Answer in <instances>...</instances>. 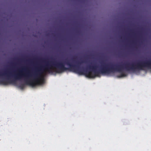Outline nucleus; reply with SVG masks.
I'll use <instances>...</instances> for the list:
<instances>
[{"label":"nucleus","mask_w":151,"mask_h":151,"mask_svg":"<svg viewBox=\"0 0 151 151\" xmlns=\"http://www.w3.org/2000/svg\"><path fill=\"white\" fill-rule=\"evenodd\" d=\"M20 86L22 88H24V86L23 85H21Z\"/></svg>","instance_id":"nucleus-5"},{"label":"nucleus","mask_w":151,"mask_h":151,"mask_svg":"<svg viewBox=\"0 0 151 151\" xmlns=\"http://www.w3.org/2000/svg\"><path fill=\"white\" fill-rule=\"evenodd\" d=\"M74 58H73L72 59V60L73 61H74Z\"/></svg>","instance_id":"nucleus-6"},{"label":"nucleus","mask_w":151,"mask_h":151,"mask_svg":"<svg viewBox=\"0 0 151 151\" xmlns=\"http://www.w3.org/2000/svg\"><path fill=\"white\" fill-rule=\"evenodd\" d=\"M143 68H147L151 69V61H142Z\"/></svg>","instance_id":"nucleus-3"},{"label":"nucleus","mask_w":151,"mask_h":151,"mask_svg":"<svg viewBox=\"0 0 151 151\" xmlns=\"http://www.w3.org/2000/svg\"><path fill=\"white\" fill-rule=\"evenodd\" d=\"M45 64L40 65L37 69L35 72L33 74H31L30 71L27 69H22L25 72L23 73V70H20L19 72L13 76V78L11 79L9 77L11 74L8 73V71H5L3 72H0V77L3 76L7 77V81L3 80L0 81V83L3 85H7L8 83H15L17 80H19L22 78H26L24 80L26 85H35V83L40 84L41 81L43 80L42 73L45 71L49 73L52 72V61Z\"/></svg>","instance_id":"nucleus-1"},{"label":"nucleus","mask_w":151,"mask_h":151,"mask_svg":"<svg viewBox=\"0 0 151 151\" xmlns=\"http://www.w3.org/2000/svg\"><path fill=\"white\" fill-rule=\"evenodd\" d=\"M96 66H90L89 68L92 69L93 74L91 71H88L85 70L83 68H81V75H85L87 77L90 78H94L96 76H99V74H109L116 71L122 72L124 69L127 71H135L137 70H143L142 61H139L137 63H130L126 62L122 65H113L111 63L110 65H102L100 69L96 70Z\"/></svg>","instance_id":"nucleus-2"},{"label":"nucleus","mask_w":151,"mask_h":151,"mask_svg":"<svg viewBox=\"0 0 151 151\" xmlns=\"http://www.w3.org/2000/svg\"><path fill=\"white\" fill-rule=\"evenodd\" d=\"M126 76V75L125 74H124L123 73H122L121 74V76L122 77H123V76Z\"/></svg>","instance_id":"nucleus-4"}]
</instances>
